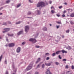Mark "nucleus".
I'll return each mask as SVG.
<instances>
[{"instance_id": "1", "label": "nucleus", "mask_w": 74, "mask_h": 74, "mask_svg": "<svg viewBox=\"0 0 74 74\" xmlns=\"http://www.w3.org/2000/svg\"><path fill=\"white\" fill-rule=\"evenodd\" d=\"M48 3L47 2L45 3L43 2H40L37 4V7H45L46 5H48Z\"/></svg>"}, {"instance_id": "2", "label": "nucleus", "mask_w": 74, "mask_h": 74, "mask_svg": "<svg viewBox=\"0 0 74 74\" xmlns=\"http://www.w3.org/2000/svg\"><path fill=\"white\" fill-rule=\"evenodd\" d=\"M33 66V64H30L29 66L27 67L26 69V70L27 71H28V70H30L32 68V67Z\"/></svg>"}, {"instance_id": "3", "label": "nucleus", "mask_w": 74, "mask_h": 74, "mask_svg": "<svg viewBox=\"0 0 74 74\" xmlns=\"http://www.w3.org/2000/svg\"><path fill=\"white\" fill-rule=\"evenodd\" d=\"M29 41H32L34 43H36L37 42V40L33 38L30 39L29 40Z\"/></svg>"}, {"instance_id": "4", "label": "nucleus", "mask_w": 74, "mask_h": 74, "mask_svg": "<svg viewBox=\"0 0 74 74\" xmlns=\"http://www.w3.org/2000/svg\"><path fill=\"white\" fill-rule=\"evenodd\" d=\"M25 31L26 32H27L29 30V26H25Z\"/></svg>"}, {"instance_id": "5", "label": "nucleus", "mask_w": 74, "mask_h": 74, "mask_svg": "<svg viewBox=\"0 0 74 74\" xmlns=\"http://www.w3.org/2000/svg\"><path fill=\"white\" fill-rule=\"evenodd\" d=\"M14 45H15V44L13 43H12L9 45V47H14Z\"/></svg>"}, {"instance_id": "6", "label": "nucleus", "mask_w": 74, "mask_h": 74, "mask_svg": "<svg viewBox=\"0 0 74 74\" xmlns=\"http://www.w3.org/2000/svg\"><path fill=\"white\" fill-rule=\"evenodd\" d=\"M52 73L50 71V70H47L46 73V74H52Z\"/></svg>"}, {"instance_id": "7", "label": "nucleus", "mask_w": 74, "mask_h": 74, "mask_svg": "<svg viewBox=\"0 0 74 74\" xmlns=\"http://www.w3.org/2000/svg\"><path fill=\"white\" fill-rule=\"evenodd\" d=\"M4 29V30H5L6 32H8V31H9V30H10V29L8 28H6Z\"/></svg>"}, {"instance_id": "8", "label": "nucleus", "mask_w": 74, "mask_h": 74, "mask_svg": "<svg viewBox=\"0 0 74 74\" xmlns=\"http://www.w3.org/2000/svg\"><path fill=\"white\" fill-rule=\"evenodd\" d=\"M21 51V48L20 47H18L17 49V52H19Z\"/></svg>"}, {"instance_id": "9", "label": "nucleus", "mask_w": 74, "mask_h": 74, "mask_svg": "<svg viewBox=\"0 0 74 74\" xmlns=\"http://www.w3.org/2000/svg\"><path fill=\"white\" fill-rule=\"evenodd\" d=\"M62 52V51H58L56 52V54L57 55H58V54H59L60 53V52Z\"/></svg>"}, {"instance_id": "10", "label": "nucleus", "mask_w": 74, "mask_h": 74, "mask_svg": "<svg viewBox=\"0 0 74 74\" xmlns=\"http://www.w3.org/2000/svg\"><path fill=\"white\" fill-rule=\"evenodd\" d=\"M22 33H23V31H21L20 32H19L18 33V35H20V34H21Z\"/></svg>"}, {"instance_id": "11", "label": "nucleus", "mask_w": 74, "mask_h": 74, "mask_svg": "<svg viewBox=\"0 0 74 74\" xmlns=\"http://www.w3.org/2000/svg\"><path fill=\"white\" fill-rule=\"evenodd\" d=\"M40 58H38V59L37 60V61L36 62V64L38 63V62H40Z\"/></svg>"}, {"instance_id": "12", "label": "nucleus", "mask_w": 74, "mask_h": 74, "mask_svg": "<svg viewBox=\"0 0 74 74\" xmlns=\"http://www.w3.org/2000/svg\"><path fill=\"white\" fill-rule=\"evenodd\" d=\"M70 16H71V17H74V13H73L72 14H71L70 15Z\"/></svg>"}, {"instance_id": "13", "label": "nucleus", "mask_w": 74, "mask_h": 74, "mask_svg": "<svg viewBox=\"0 0 74 74\" xmlns=\"http://www.w3.org/2000/svg\"><path fill=\"white\" fill-rule=\"evenodd\" d=\"M51 63L47 64L46 63L45 64V65L47 66H51Z\"/></svg>"}, {"instance_id": "14", "label": "nucleus", "mask_w": 74, "mask_h": 74, "mask_svg": "<svg viewBox=\"0 0 74 74\" xmlns=\"http://www.w3.org/2000/svg\"><path fill=\"white\" fill-rule=\"evenodd\" d=\"M62 53H67V51H64V50H62Z\"/></svg>"}, {"instance_id": "15", "label": "nucleus", "mask_w": 74, "mask_h": 74, "mask_svg": "<svg viewBox=\"0 0 74 74\" xmlns=\"http://www.w3.org/2000/svg\"><path fill=\"white\" fill-rule=\"evenodd\" d=\"M7 35H8L9 36H10L11 37H12V36H14V34H11L10 35V34H8Z\"/></svg>"}, {"instance_id": "16", "label": "nucleus", "mask_w": 74, "mask_h": 74, "mask_svg": "<svg viewBox=\"0 0 74 74\" xmlns=\"http://www.w3.org/2000/svg\"><path fill=\"white\" fill-rule=\"evenodd\" d=\"M37 12H38V15H40L41 13L40 12V11L39 10H38L37 11Z\"/></svg>"}, {"instance_id": "17", "label": "nucleus", "mask_w": 74, "mask_h": 74, "mask_svg": "<svg viewBox=\"0 0 74 74\" xmlns=\"http://www.w3.org/2000/svg\"><path fill=\"white\" fill-rule=\"evenodd\" d=\"M43 30L44 31H47V28L45 27L43 29Z\"/></svg>"}, {"instance_id": "18", "label": "nucleus", "mask_w": 74, "mask_h": 74, "mask_svg": "<svg viewBox=\"0 0 74 74\" xmlns=\"http://www.w3.org/2000/svg\"><path fill=\"white\" fill-rule=\"evenodd\" d=\"M51 12L52 13V14H53L54 13H55V10H52L51 11Z\"/></svg>"}, {"instance_id": "19", "label": "nucleus", "mask_w": 74, "mask_h": 74, "mask_svg": "<svg viewBox=\"0 0 74 74\" xmlns=\"http://www.w3.org/2000/svg\"><path fill=\"white\" fill-rule=\"evenodd\" d=\"M21 5V4L20 3L19 4H18L17 5V8H18V7H20V6Z\"/></svg>"}, {"instance_id": "20", "label": "nucleus", "mask_w": 74, "mask_h": 74, "mask_svg": "<svg viewBox=\"0 0 74 74\" xmlns=\"http://www.w3.org/2000/svg\"><path fill=\"white\" fill-rule=\"evenodd\" d=\"M68 48L69 49H71V47L69 46L68 47Z\"/></svg>"}, {"instance_id": "21", "label": "nucleus", "mask_w": 74, "mask_h": 74, "mask_svg": "<svg viewBox=\"0 0 74 74\" xmlns=\"http://www.w3.org/2000/svg\"><path fill=\"white\" fill-rule=\"evenodd\" d=\"M10 1L9 0H8L6 1V3H10Z\"/></svg>"}, {"instance_id": "22", "label": "nucleus", "mask_w": 74, "mask_h": 74, "mask_svg": "<svg viewBox=\"0 0 74 74\" xmlns=\"http://www.w3.org/2000/svg\"><path fill=\"white\" fill-rule=\"evenodd\" d=\"M51 9H53L54 10H55V8L53 6H52L51 7Z\"/></svg>"}, {"instance_id": "23", "label": "nucleus", "mask_w": 74, "mask_h": 74, "mask_svg": "<svg viewBox=\"0 0 74 74\" xmlns=\"http://www.w3.org/2000/svg\"><path fill=\"white\" fill-rule=\"evenodd\" d=\"M31 13L30 12H29L27 13V15H29L31 14Z\"/></svg>"}, {"instance_id": "24", "label": "nucleus", "mask_w": 74, "mask_h": 74, "mask_svg": "<svg viewBox=\"0 0 74 74\" xmlns=\"http://www.w3.org/2000/svg\"><path fill=\"white\" fill-rule=\"evenodd\" d=\"M2 56H3L2 55H1L0 57V62H1V59H2Z\"/></svg>"}, {"instance_id": "25", "label": "nucleus", "mask_w": 74, "mask_h": 74, "mask_svg": "<svg viewBox=\"0 0 74 74\" xmlns=\"http://www.w3.org/2000/svg\"><path fill=\"white\" fill-rule=\"evenodd\" d=\"M44 66H45V65H44V64H43L42 66V68H44Z\"/></svg>"}, {"instance_id": "26", "label": "nucleus", "mask_w": 74, "mask_h": 74, "mask_svg": "<svg viewBox=\"0 0 74 74\" xmlns=\"http://www.w3.org/2000/svg\"><path fill=\"white\" fill-rule=\"evenodd\" d=\"M62 61L63 62H64V61H67V59H63V60H62Z\"/></svg>"}, {"instance_id": "27", "label": "nucleus", "mask_w": 74, "mask_h": 74, "mask_svg": "<svg viewBox=\"0 0 74 74\" xmlns=\"http://www.w3.org/2000/svg\"><path fill=\"white\" fill-rule=\"evenodd\" d=\"M56 55V53H54L53 54H52V55L53 56H55V55Z\"/></svg>"}, {"instance_id": "28", "label": "nucleus", "mask_w": 74, "mask_h": 74, "mask_svg": "<svg viewBox=\"0 0 74 74\" xmlns=\"http://www.w3.org/2000/svg\"><path fill=\"white\" fill-rule=\"evenodd\" d=\"M66 33H69V32H70V30H69V29H68L67 30H66Z\"/></svg>"}, {"instance_id": "29", "label": "nucleus", "mask_w": 74, "mask_h": 74, "mask_svg": "<svg viewBox=\"0 0 74 74\" xmlns=\"http://www.w3.org/2000/svg\"><path fill=\"white\" fill-rule=\"evenodd\" d=\"M21 23V22L20 21H19L18 22H17V23H16V24H19Z\"/></svg>"}, {"instance_id": "30", "label": "nucleus", "mask_w": 74, "mask_h": 74, "mask_svg": "<svg viewBox=\"0 0 74 74\" xmlns=\"http://www.w3.org/2000/svg\"><path fill=\"white\" fill-rule=\"evenodd\" d=\"M40 64L38 65L37 66V67H40Z\"/></svg>"}, {"instance_id": "31", "label": "nucleus", "mask_w": 74, "mask_h": 74, "mask_svg": "<svg viewBox=\"0 0 74 74\" xmlns=\"http://www.w3.org/2000/svg\"><path fill=\"white\" fill-rule=\"evenodd\" d=\"M7 23H3V25H6Z\"/></svg>"}, {"instance_id": "32", "label": "nucleus", "mask_w": 74, "mask_h": 74, "mask_svg": "<svg viewBox=\"0 0 74 74\" xmlns=\"http://www.w3.org/2000/svg\"><path fill=\"white\" fill-rule=\"evenodd\" d=\"M66 11L65 10L63 12V14H65V13H66Z\"/></svg>"}, {"instance_id": "33", "label": "nucleus", "mask_w": 74, "mask_h": 74, "mask_svg": "<svg viewBox=\"0 0 74 74\" xmlns=\"http://www.w3.org/2000/svg\"><path fill=\"white\" fill-rule=\"evenodd\" d=\"M49 53H46L45 55H47V56H48L49 55Z\"/></svg>"}, {"instance_id": "34", "label": "nucleus", "mask_w": 74, "mask_h": 74, "mask_svg": "<svg viewBox=\"0 0 74 74\" xmlns=\"http://www.w3.org/2000/svg\"><path fill=\"white\" fill-rule=\"evenodd\" d=\"M65 68L66 69H68V68H69V66L68 65L66 66Z\"/></svg>"}, {"instance_id": "35", "label": "nucleus", "mask_w": 74, "mask_h": 74, "mask_svg": "<svg viewBox=\"0 0 74 74\" xmlns=\"http://www.w3.org/2000/svg\"><path fill=\"white\" fill-rule=\"evenodd\" d=\"M56 15H57V16H58V17H59V16H60V15L58 14H56Z\"/></svg>"}, {"instance_id": "36", "label": "nucleus", "mask_w": 74, "mask_h": 74, "mask_svg": "<svg viewBox=\"0 0 74 74\" xmlns=\"http://www.w3.org/2000/svg\"><path fill=\"white\" fill-rule=\"evenodd\" d=\"M72 69H74V66L73 65H72L71 66Z\"/></svg>"}, {"instance_id": "37", "label": "nucleus", "mask_w": 74, "mask_h": 74, "mask_svg": "<svg viewBox=\"0 0 74 74\" xmlns=\"http://www.w3.org/2000/svg\"><path fill=\"white\" fill-rule=\"evenodd\" d=\"M56 65H58L59 64V63L58 62H56Z\"/></svg>"}, {"instance_id": "38", "label": "nucleus", "mask_w": 74, "mask_h": 74, "mask_svg": "<svg viewBox=\"0 0 74 74\" xmlns=\"http://www.w3.org/2000/svg\"><path fill=\"white\" fill-rule=\"evenodd\" d=\"M36 48H40V46H39L36 45Z\"/></svg>"}, {"instance_id": "39", "label": "nucleus", "mask_w": 74, "mask_h": 74, "mask_svg": "<svg viewBox=\"0 0 74 74\" xmlns=\"http://www.w3.org/2000/svg\"><path fill=\"white\" fill-rule=\"evenodd\" d=\"M58 57L59 59H62V57H60V55H59Z\"/></svg>"}, {"instance_id": "40", "label": "nucleus", "mask_w": 74, "mask_h": 74, "mask_svg": "<svg viewBox=\"0 0 74 74\" xmlns=\"http://www.w3.org/2000/svg\"><path fill=\"white\" fill-rule=\"evenodd\" d=\"M29 1L30 2V3H33V1H31V0H29Z\"/></svg>"}, {"instance_id": "41", "label": "nucleus", "mask_w": 74, "mask_h": 74, "mask_svg": "<svg viewBox=\"0 0 74 74\" xmlns=\"http://www.w3.org/2000/svg\"><path fill=\"white\" fill-rule=\"evenodd\" d=\"M35 74H39V73L38 72H36L35 73Z\"/></svg>"}, {"instance_id": "42", "label": "nucleus", "mask_w": 74, "mask_h": 74, "mask_svg": "<svg viewBox=\"0 0 74 74\" xmlns=\"http://www.w3.org/2000/svg\"><path fill=\"white\" fill-rule=\"evenodd\" d=\"M57 23H58V24H61V22H57Z\"/></svg>"}, {"instance_id": "43", "label": "nucleus", "mask_w": 74, "mask_h": 74, "mask_svg": "<svg viewBox=\"0 0 74 74\" xmlns=\"http://www.w3.org/2000/svg\"><path fill=\"white\" fill-rule=\"evenodd\" d=\"M62 38H64V35H62Z\"/></svg>"}, {"instance_id": "44", "label": "nucleus", "mask_w": 74, "mask_h": 74, "mask_svg": "<svg viewBox=\"0 0 74 74\" xmlns=\"http://www.w3.org/2000/svg\"><path fill=\"white\" fill-rule=\"evenodd\" d=\"M62 16V17H65V15L64 14H63Z\"/></svg>"}, {"instance_id": "45", "label": "nucleus", "mask_w": 74, "mask_h": 74, "mask_svg": "<svg viewBox=\"0 0 74 74\" xmlns=\"http://www.w3.org/2000/svg\"><path fill=\"white\" fill-rule=\"evenodd\" d=\"M49 57H47L46 60H49Z\"/></svg>"}, {"instance_id": "46", "label": "nucleus", "mask_w": 74, "mask_h": 74, "mask_svg": "<svg viewBox=\"0 0 74 74\" xmlns=\"http://www.w3.org/2000/svg\"><path fill=\"white\" fill-rule=\"evenodd\" d=\"M62 8V6H60L59 7V8L60 9H61Z\"/></svg>"}, {"instance_id": "47", "label": "nucleus", "mask_w": 74, "mask_h": 74, "mask_svg": "<svg viewBox=\"0 0 74 74\" xmlns=\"http://www.w3.org/2000/svg\"><path fill=\"white\" fill-rule=\"evenodd\" d=\"M25 44V42H23L22 43V44L23 45H24V44Z\"/></svg>"}, {"instance_id": "48", "label": "nucleus", "mask_w": 74, "mask_h": 74, "mask_svg": "<svg viewBox=\"0 0 74 74\" xmlns=\"http://www.w3.org/2000/svg\"><path fill=\"white\" fill-rule=\"evenodd\" d=\"M8 74V71H6V74Z\"/></svg>"}, {"instance_id": "49", "label": "nucleus", "mask_w": 74, "mask_h": 74, "mask_svg": "<svg viewBox=\"0 0 74 74\" xmlns=\"http://www.w3.org/2000/svg\"><path fill=\"white\" fill-rule=\"evenodd\" d=\"M59 26H57V27H56L57 28V29H58L59 28Z\"/></svg>"}, {"instance_id": "50", "label": "nucleus", "mask_w": 74, "mask_h": 74, "mask_svg": "<svg viewBox=\"0 0 74 74\" xmlns=\"http://www.w3.org/2000/svg\"><path fill=\"white\" fill-rule=\"evenodd\" d=\"M64 4H65V5H67V3H64Z\"/></svg>"}, {"instance_id": "51", "label": "nucleus", "mask_w": 74, "mask_h": 74, "mask_svg": "<svg viewBox=\"0 0 74 74\" xmlns=\"http://www.w3.org/2000/svg\"><path fill=\"white\" fill-rule=\"evenodd\" d=\"M70 23L71 24H73V22L72 21H71Z\"/></svg>"}, {"instance_id": "52", "label": "nucleus", "mask_w": 74, "mask_h": 74, "mask_svg": "<svg viewBox=\"0 0 74 74\" xmlns=\"http://www.w3.org/2000/svg\"><path fill=\"white\" fill-rule=\"evenodd\" d=\"M0 39H2V37L1 36H0Z\"/></svg>"}, {"instance_id": "53", "label": "nucleus", "mask_w": 74, "mask_h": 74, "mask_svg": "<svg viewBox=\"0 0 74 74\" xmlns=\"http://www.w3.org/2000/svg\"><path fill=\"white\" fill-rule=\"evenodd\" d=\"M5 64H7V60H5Z\"/></svg>"}, {"instance_id": "54", "label": "nucleus", "mask_w": 74, "mask_h": 74, "mask_svg": "<svg viewBox=\"0 0 74 74\" xmlns=\"http://www.w3.org/2000/svg\"><path fill=\"white\" fill-rule=\"evenodd\" d=\"M5 32H5V31L3 32V33H5Z\"/></svg>"}, {"instance_id": "55", "label": "nucleus", "mask_w": 74, "mask_h": 74, "mask_svg": "<svg viewBox=\"0 0 74 74\" xmlns=\"http://www.w3.org/2000/svg\"><path fill=\"white\" fill-rule=\"evenodd\" d=\"M70 71H68L67 73V74H69V73Z\"/></svg>"}, {"instance_id": "56", "label": "nucleus", "mask_w": 74, "mask_h": 74, "mask_svg": "<svg viewBox=\"0 0 74 74\" xmlns=\"http://www.w3.org/2000/svg\"><path fill=\"white\" fill-rule=\"evenodd\" d=\"M49 3L50 4H51V3H52V2L51 1H50Z\"/></svg>"}, {"instance_id": "57", "label": "nucleus", "mask_w": 74, "mask_h": 74, "mask_svg": "<svg viewBox=\"0 0 74 74\" xmlns=\"http://www.w3.org/2000/svg\"><path fill=\"white\" fill-rule=\"evenodd\" d=\"M2 14L1 13H0V15H2Z\"/></svg>"}, {"instance_id": "58", "label": "nucleus", "mask_w": 74, "mask_h": 74, "mask_svg": "<svg viewBox=\"0 0 74 74\" xmlns=\"http://www.w3.org/2000/svg\"><path fill=\"white\" fill-rule=\"evenodd\" d=\"M6 41H8V39H6Z\"/></svg>"}, {"instance_id": "59", "label": "nucleus", "mask_w": 74, "mask_h": 74, "mask_svg": "<svg viewBox=\"0 0 74 74\" xmlns=\"http://www.w3.org/2000/svg\"><path fill=\"white\" fill-rule=\"evenodd\" d=\"M27 18H32V17H27Z\"/></svg>"}, {"instance_id": "60", "label": "nucleus", "mask_w": 74, "mask_h": 74, "mask_svg": "<svg viewBox=\"0 0 74 74\" xmlns=\"http://www.w3.org/2000/svg\"><path fill=\"white\" fill-rule=\"evenodd\" d=\"M50 26H52V25L51 24H50Z\"/></svg>"}, {"instance_id": "61", "label": "nucleus", "mask_w": 74, "mask_h": 74, "mask_svg": "<svg viewBox=\"0 0 74 74\" xmlns=\"http://www.w3.org/2000/svg\"><path fill=\"white\" fill-rule=\"evenodd\" d=\"M9 23H10V24L11 23V22H9Z\"/></svg>"}, {"instance_id": "62", "label": "nucleus", "mask_w": 74, "mask_h": 74, "mask_svg": "<svg viewBox=\"0 0 74 74\" xmlns=\"http://www.w3.org/2000/svg\"><path fill=\"white\" fill-rule=\"evenodd\" d=\"M1 8L0 9V10H1Z\"/></svg>"}, {"instance_id": "63", "label": "nucleus", "mask_w": 74, "mask_h": 74, "mask_svg": "<svg viewBox=\"0 0 74 74\" xmlns=\"http://www.w3.org/2000/svg\"><path fill=\"white\" fill-rule=\"evenodd\" d=\"M64 63H66V62H64Z\"/></svg>"}, {"instance_id": "64", "label": "nucleus", "mask_w": 74, "mask_h": 74, "mask_svg": "<svg viewBox=\"0 0 74 74\" xmlns=\"http://www.w3.org/2000/svg\"><path fill=\"white\" fill-rule=\"evenodd\" d=\"M13 74H15V73H13Z\"/></svg>"}]
</instances>
